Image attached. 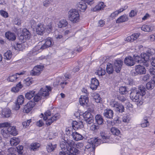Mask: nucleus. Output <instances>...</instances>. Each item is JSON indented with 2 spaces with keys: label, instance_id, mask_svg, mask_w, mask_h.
<instances>
[{
  "label": "nucleus",
  "instance_id": "nucleus-33",
  "mask_svg": "<svg viewBox=\"0 0 155 155\" xmlns=\"http://www.w3.org/2000/svg\"><path fill=\"white\" fill-rule=\"evenodd\" d=\"M141 30L145 32H150L152 31L153 30V28L150 25H144L141 28Z\"/></svg>",
  "mask_w": 155,
  "mask_h": 155
},
{
  "label": "nucleus",
  "instance_id": "nucleus-38",
  "mask_svg": "<svg viewBox=\"0 0 155 155\" xmlns=\"http://www.w3.org/2000/svg\"><path fill=\"white\" fill-rule=\"evenodd\" d=\"M22 34L26 39H28L30 38L31 34L29 31L26 28L24 29L22 31Z\"/></svg>",
  "mask_w": 155,
  "mask_h": 155
},
{
  "label": "nucleus",
  "instance_id": "nucleus-36",
  "mask_svg": "<svg viewBox=\"0 0 155 155\" xmlns=\"http://www.w3.org/2000/svg\"><path fill=\"white\" fill-rule=\"evenodd\" d=\"M68 24L67 21L64 19L61 20L58 24V27L60 28L65 27Z\"/></svg>",
  "mask_w": 155,
  "mask_h": 155
},
{
  "label": "nucleus",
  "instance_id": "nucleus-30",
  "mask_svg": "<svg viewBox=\"0 0 155 155\" xmlns=\"http://www.w3.org/2000/svg\"><path fill=\"white\" fill-rule=\"evenodd\" d=\"M128 18L126 15H123L120 17L116 21L117 23L124 22L128 20Z\"/></svg>",
  "mask_w": 155,
  "mask_h": 155
},
{
  "label": "nucleus",
  "instance_id": "nucleus-34",
  "mask_svg": "<svg viewBox=\"0 0 155 155\" xmlns=\"http://www.w3.org/2000/svg\"><path fill=\"white\" fill-rule=\"evenodd\" d=\"M81 123L80 122L78 123L76 121H74L72 123V127L74 130H77L81 127Z\"/></svg>",
  "mask_w": 155,
  "mask_h": 155
},
{
  "label": "nucleus",
  "instance_id": "nucleus-50",
  "mask_svg": "<svg viewBox=\"0 0 155 155\" xmlns=\"http://www.w3.org/2000/svg\"><path fill=\"white\" fill-rule=\"evenodd\" d=\"M31 122V120L29 119L28 120L25 121H24L22 123V124L23 127L25 128H26L28 127L30 124V123Z\"/></svg>",
  "mask_w": 155,
  "mask_h": 155
},
{
  "label": "nucleus",
  "instance_id": "nucleus-53",
  "mask_svg": "<svg viewBox=\"0 0 155 155\" xmlns=\"http://www.w3.org/2000/svg\"><path fill=\"white\" fill-rule=\"evenodd\" d=\"M56 144H53L51 143L49 144V152L53 151L56 147Z\"/></svg>",
  "mask_w": 155,
  "mask_h": 155
},
{
  "label": "nucleus",
  "instance_id": "nucleus-28",
  "mask_svg": "<svg viewBox=\"0 0 155 155\" xmlns=\"http://www.w3.org/2000/svg\"><path fill=\"white\" fill-rule=\"evenodd\" d=\"M72 137L73 139L76 141L81 140L83 139V138L82 135L78 133L76 131L74 132V133H72Z\"/></svg>",
  "mask_w": 155,
  "mask_h": 155
},
{
  "label": "nucleus",
  "instance_id": "nucleus-35",
  "mask_svg": "<svg viewBox=\"0 0 155 155\" xmlns=\"http://www.w3.org/2000/svg\"><path fill=\"white\" fill-rule=\"evenodd\" d=\"M40 146V144L39 143L35 142L32 143L31 144L30 147L31 150L35 151L38 150Z\"/></svg>",
  "mask_w": 155,
  "mask_h": 155
},
{
  "label": "nucleus",
  "instance_id": "nucleus-24",
  "mask_svg": "<svg viewBox=\"0 0 155 155\" xmlns=\"http://www.w3.org/2000/svg\"><path fill=\"white\" fill-rule=\"evenodd\" d=\"M8 132L9 134H11L13 136H16L18 134V131L15 126H10V125L8 127Z\"/></svg>",
  "mask_w": 155,
  "mask_h": 155
},
{
  "label": "nucleus",
  "instance_id": "nucleus-5",
  "mask_svg": "<svg viewBox=\"0 0 155 155\" xmlns=\"http://www.w3.org/2000/svg\"><path fill=\"white\" fill-rule=\"evenodd\" d=\"M140 93L139 91L137 90L136 88H133L131 90L130 97L131 99L134 101L137 102V105H140L142 104L143 102L139 99V96Z\"/></svg>",
  "mask_w": 155,
  "mask_h": 155
},
{
  "label": "nucleus",
  "instance_id": "nucleus-20",
  "mask_svg": "<svg viewBox=\"0 0 155 155\" xmlns=\"http://www.w3.org/2000/svg\"><path fill=\"white\" fill-rule=\"evenodd\" d=\"M11 114V110L9 109L6 108L3 109L1 112V115L4 118H8L10 117Z\"/></svg>",
  "mask_w": 155,
  "mask_h": 155
},
{
  "label": "nucleus",
  "instance_id": "nucleus-46",
  "mask_svg": "<svg viewBox=\"0 0 155 155\" xmlns=\"http://www.w3.org/2000/svg\"><path fill=\"white\" fill-rule=\"evenodd\" d=\"M139 93H140L142 96L146 94L145 91H146V89L144 87L143 85H141L138 87Z\"/></svg>",
  "mask_w": 155,
  "mask_h": 155
},
{
  "label": "nucleus",
  "instance_id": "nucleus-9",
  "mask_svg": "<svg viewBox=\"0 0 155 155\" xmlns=\"http://www.w3.org/2000/svg\"><path fill=\"white\" fill-rule=\"evenodd\" d=\"M44 66L41 65H37L35 66L33 69L31 71L30 74L32 76L39 75L43 70Z\"/></svg>",
  "mask_w": 155,
  "mask_h": 155
},
{
  "label": "nucleus",
  "instance_id": "nucleus-44",
  "mask_svg": "<svg viewBox=\"0 0 155 155\" xmlns=\"http://www.w3.org/2000/svg\"><path fill=\"white\" fill-rule=\"evenodd\" d=\"M95 73L99 76H102L105 74L106 72L104 69L101 68H99Z\"/></svg>",
  "mask_w": 155,
  "mask_h": 155
},
{
  "label": "nucleus",
  "instance_id": "nucleus-32",
  "mask_svg": "<svg viewBox=\"0 0 155 155\" xmlns=\"http://www.w3.org/2000/svg\"><path fill=\"white\" fill-rule=\"evenodd\" d=\"M22 85L21 82H19L16 86L12 88L11 91L14 92H17L23 87Z\"/></svg>",
  "mask_w": 155,
  "mask_h": 155
},
{
  "label": "nucleus",
  "instance_id": "nucleus-40",
  "mask_svg": "<svg viewBox=\"0 0 155 155\" xmlns=\"http://www.w3.org/2000/svg\"><path fill=\"white\" fill-rule=\"evenodd\" d=\"M12 54L11 51L8 50L7 51L5 54L4 58L5 59L9 60L12 58Z\"/></svg>",
  "mask_w": 155,
  "mask_h": 155
},
{
  "label": "nucleus",
  "instance_id": "nucleus-62",
  "mask_svg": "<svg viewBox=\"0 0 155 155\" xmlns=\"http://www.w3.org/2000/svg\"><path fill=\"white\" fill-rule=\"evenodd\" d=\"M137 12L135 10H132L129 14V16L130 17H133L137 15Z\"/></svg>",
  "mask_w": 155,
  "mask_h": 155
},
{
  "label": "nucleus",
  "instance_id": "nucleus-56",
  "mask_svg": "<svg viewBox=\"0 0 155 155\" xmlns=\"http://www.w3.org/2000/svg\"><path fill=\"white\" fill-rule=\"evenodd\" d=\"M10 125V124L7 122L0 123V128L3 127H8Z\"/></svg>",
  "mask_w": 155,
  "mask_h": 155
},
{
  "label": "nucleus",
  "instance_id": "nucleus-37",
  "mask_svg": "<svg viewBox=\"0 0 155 155\" xmlns=\"http://www.w3.org/2000/svg\"><path fill=\"white\" fill-rule=\"evenodd\" d=\"M106 70L108 74H112L114 71L113 67L112 64L110 63H108L107 64Z\"/></svg>",
  "mask_w": 155,
  "mask_h": 155
},
{
  "label": "nucleus",
  "instance_id": "nucleus-25",
  "mask_svg": "<svg viewBox=\"0 0 155 155\" xmlns=\"http://www.w3.org/2000/svg\"><path fill=\"white\" fill-rule=\"evenodd\" d=\"M77 8L81 12H84L87 8V5L85 3H79L77 5Z\"/></svg>",
  "mask_w": 155,
  "mask_h": 155
},
{
  "label": "nucleus",
  "instance_id": "nucleus-14",
  "mask_svg": "<svg viewBox=\"0 0 155 155\" xmlns=\"http://www.w3.org/2000/svg\"><path fill=\"white\" fill-rule=\"evenodd\" d=\"M25 72H21L19 73H16L15 74H10L7 80L8 81L12 82H15L18 78V75H23L24 74Z\"/></svg>",
  "mask_w": 155,
  "mask_h": 155
},
{
  "label": "nucleus",
  "instance_id": "nucleus-18",
  "mask_svg": "<svg viewBox=\"0 0 155 155\" xmlns=\"http://www.w3.org/2000/svg\"><path fill=\"white\" fill-rule=\"evenodd\" d=\"M103 115L106 118L111 119L114 115V112L111 109L107 108L104 110Z\"/></svg>",
  "mask_w": 155,
  "mask_h": 155
},
{
  "label": "nucleus",
  "instance_id": "nucleus-48",
  "mask_svg": "<svg viewBox=\"0 0 155 155\" xmlns=\"http://www.w3.org/2000/svg\"><path fill=\"white\" fill-rule=\"evenodd\" d=\"M36 20H34V19H32L30 21V25L31 27L33 29L37 27L38 24V21H37V19H35Z\"/></svg>",
  "mask_w": 155,
  "mask_h": 155
},
{
  "label": "nucleus",
  "instance_id": "nucleus-31",
  "mask_svg": "<svg viewBox=\"0 0 155 155\" xmlns=\"http://www.w3.org/2000/svg\"><path fill=\"white\" fill-rule=\"evenodd\" d=\"M20 140L18 138L13 137L10 140V143L12 146H16L20 142Z\"/></svg>",
  "mask_w": 155,
  "mask_h": 155
},
{
  "label": "nucleus",
  "instance_id": "nucleus-7",
  "mask_svg": "<svg viewBox=\"0 0 155 155\" xmlns=\"http://www.w3.org/2000/svg\"><path fill=\"white\" fill-rule=\"evenodd\" d=\"M56 110L55 108H53L52 110L49 111V117H51L49 118V125H50L53 122L56 121L57 120L59 119L60 117V115L59 114L57 113H54Z\"/></svg>",
  "mask_w": 155,
  "mask_h": 155
},
{
  "label": "nucleus",
  "instance_id": "nucleus-1",
  "mask_svg": "<svg viewBox=\"0 0 155 155\" xmlns=\"http://www.w3.org/2000/svg\"><path fill=\"white\" fill-rule=\"evenodd\" d=\"M74 142L72 140L62 139L60 143V146L62 151H60L59 155H77L79 151L73 147Z\"/></svg>",
  "mask_w": 155,
  "mask_h": 155
},
{
  "label": "nucleus",
  "instance_id": "nucleus-39",
  "mask_svg": "<svg viewBox=\"0 0 155 155\" xmlns=\"http://www.w3.org/2000/svg\"><path fill=\"white\" fill-rule=\"evenodd\" d=\"M100 137H101L102 139H101V143H105L106 142L104 141V140H106L108 139L109 138V137L107 136V135L105 133L103 132H101L100 133Z\"/></svg>",
  "mask_w": 155,
  "mask_h": 155
},
{
  "label": "nucleus",
  "instance_id": "nucleus-2",
  "mask_svg": "<svg viewBox=\"0 0 155 155\" xmlns=\"http://www.w3.org/2000/svg\"><path fill=\"white\" fill-rule=\"evenodd\" d=\"M134 61L137 62L139 63H143V65L147 67L148 65V62L150 58V57L149 54L146 53L142 54L141 57L138 56L137 54H135L134 56Z\"/></svg>",
  "mask_w": 155,
  "mask_h": 155
},
{
  "label": "nucleus",
  "instance_id": "nucleus-49",
  "mask_svg": "<svg viewBox=\"0 0 155 155\" xmlns=\"http://www.w3.org/2000/svg\"><path fill=\"white\" fill-rule=\"evenodd\" d=\"M24 98L23 96L22 95L19 96L17 99V103L21 105L24 102Z\"/></svg>",
  "mask_w": 155,
  "mask_h": 155
},
{
  "label": "nucleus",
  "instance_id": "nucleus-13",
  "mask_svg": "<svg viewBox=\"0 0 155 155\" xmlns=\"http://www.w3.org/2000/svg\"><path fill=\"white\" fill-rule=\"evenodd\" d=\"M122 64L123 62L121 60H116L114 62V67L115 71L117 73L120 72Z\"/></svg>",
  "mask_w": 155,
  "mask_h": 155
},
{
  "label": "nucleus",
  "instance_id": "nucleus-57",
  "mask_svg": "<svg viewBox=\"0 0 155 155\" xmlns=\"http://www.w3.org/2000/svg\"><path fill=\"white\" fill-rule=\"evenodd\" d=\"M13 24L15 25H21V21L18 18H15L13 21Z\"/></svg>",
  "mask_w": 155,
  "mask_h": 155
},
{
  "label": "nucleus",
  "instance_id": "nucleus-15",
  "mask_svg": "<svg viewBox=\"0 0 155 155\" xmlns=\"http://www.w3.org/2000/svg\"><path fill=\"white\" fill-rule=\"evenodd\" d=\"M35 28L37 33L41 35L43 34L45 29L44 25L41 23L38 24Z\"/></svg>",
  "mask_w": 155,
  "mask_h": 155
},
{
  "label": "nucleus",
  "instance_id": "nucleus-59",
  "mask_svg": "<svg viewBox=\"0 0 155 155\" xmlns=\"http://www.w3.org/2000/svg\"><path fill=\"white\" fill-rule=\"evenodd\" d=\"M71 130V128H67L66 129V134L67 135L70 136V135L71 134L72 136V133H73L74 132H72Z\"/></svg>",
  "mask_w": 155,
  "mask_h": 155
},
{
  "label": "nucleus",
  "instance_id": "nucleus-16",
  "mask_svg": "<svg viewBox=\"0 0 155 155\" xmlns=\"http://www.w3.org/2000/svg\"><path fill=\"white\" fill-rule=\"evenodd\" d=\"M64 78L58 77L53 82V85L54 86H56L60 84L61 85V87H63L62 86L63 84H66L67 83V82H65L66 80H64Z\"/></svg>",
  "mask_w": 155,
  "mask_h": 155
},
{
  "label": "nucleus",
  "instance_id": "nucleus-17",
  "mask_svg": "<svg viewBox=\"0 0 155 155\" xmlns=\"http://www.w3.org/2000/svg\"><path fill=\"white\" fill-rule=\"evenodd\" d=\"M88 102V98L87 95H81L79 99V102L80 104L83 106L87 107L88 106L87 104Z\"/></svg>",
  "mask_w": 155,
  "mask_h": 155
},
{
  "label": "nucleus",
  "instance_id": "nucleus-27",
  "mask_svg": "<svg viewBox=\"0 0 155 155\" xmlns=\"http://www.w3.org/2000/svg\"><path fill=\"white\" fill-rule=\"evenodd\" d=\"M95 119L98 124L102 125L104 124V120L101 115H97L95 117Z\"/></svg>",
  "mask_w": 155,
  "mask_h": 155
},
{
  "label": "nucleus",
  "instance_id": "nucleus-23",
  "mask_svg": "<svg viewBox=\"0 0 155 155\" xmlns=\"http://www.w3.org/2000/svg\"><path fill=\"white\" fill-rule=\"evenodd\" d=\"M136 72H137L139 74H144L146 73V70L145 67L143 66L139 65L136 66Z\"/></svg>",
  "mask_w": 155,
  "mask_h": 155
},
{
  "label": "nucleus",
  "instance_id": "nucleus-47",
  "mask_svg": "<svg viewBox=\"0 0 155 155\" xmlns=\"http://www.w3.org/2000/svg\"><path fill=\"white\" fill-rule=\"evenodd\" d=\"M110 131L114 135L118 136L120 134V130L115 127H112Z\"/></svg>",
  "mask_w": 155,
  "mask_h": 155
},
{
  "label": "nucleus",
  "instance_id": "nucleus-51",
  "mask_svg": "<svg viewBox=\"0 0 155 155\" xmlns=\"http://www.w3.org/2000/svg\"><path fill=\"white\" fill-rule=\"evenodd\" d=\"M154 84L152 82H148L146 84V87L148 90H152L154 88Z\"/></svg>",
  "mask_w": 155,
  "mask_h": 155
},
{
  "label": "nucleus",
  "instance_id": "nucleus-29",
  "mask_svg": "<svg viewBox=\"0 0 155 155\" xmlns=\"http://www.w3.org/2000/svg\"><path fill=\"white\" fill-rule=\"evenodd\" d=\"M35 94V91L34 90L29 91L25 94V97L26 98L30 100L33 97Z\"/></svg>",
  "mask_w": 155,
  "mask_h": 155
},
{
  "label": "nucleus",
  "instance_id": "nucleus-63",
  "mask_svg": "<svg viewBox=\"0 0 155 155\" xmlns=\"http://www.w3.org/2000/svg\"><path fill=\"white\" fill-rule=\"evenodd\" d=\"M119 119V117H117L115 118L114 120V123L117 125H118L121 122V121Z\"/></svg>",
  "mask_w": 155,
  "mask_h": 155
},
{
  "label": "nucleus",
  "instance_id": "nucleus-55",
  "mask_svg": "<svg viewBox=\"0 0 155 155\" xmlns=\"http://www.w3.org/2000/svg\"><path fill=\"white\" fill-rule=\"evenodd\" d=\"M0 13L1 15L4 18H7L8 16V13L4 10H0Z\"/></svg>",
  "mask_w": 155,
  "mask_h": 155
},
{
  "label": "nucleus",
  "instance_id": "nucleus-43",
  "mask_svg": "<svg viewBox=\"0 0 155 155\" xmlns=\"http://www.w3.org/2000/svg\"><path fill=\"white\" fill-rule=\"evenodd\" d=\"M8 130V128H4L2 129L1 133L4 137H7L9 135Z\"/></svg>",
  "mask_w": 155,
  "mask_h": 155
},
{
  "label": "nucleus",
  "instance_id": "nucleus-45",
  "mask_svg": "<svg viewBox=\"0 0 155 155\" xmlns=\"http://www.w3.org/2000/svg\"><path fill=\"white\" fill-rule=\"evenodd\" d=\"M25 84L27 86H29L33 82V79L32 78H28L25 80Z\"/></svg>",
  "mask_w": 155,
  "mask_h": 155
},
{
  "label": "nucleus",
  "instance_id": "nucleus-22",
  "mask_svg": "<svg viewBox=\"0 0 155 155\" xmlns=\"http://www.w3.org/2000/svg\"><path fill=\"white\" fill-rule=\"evenodd\" d=\"M6 38L9 41H14L16 39V37L14 33L8 31L5 33Z\"/></svg>",
  "mask_w": 155,
  "mask_h": 155
},
{
  "label": "nucleus",
  "instance_id": "nucleus-10",
  "mask_svg": "<svg viewBox=\"0 0 155 155\" xmlns=\"http://www.w3.org/2000/svg\"><path fill=\"white\" fill-rule=\"evenodd\" d=\"M84 120L87 124H90L93 123L94 121L93 115L88 111H86L83 114Z\"/></svg>",
  "mask_w": 155,
  "mask_h": 155
},
{
  "label": "nucleus",
  "instance_id": "nucleus-6",
  "mask_svg": "<svg viewBox=\"0 0 155 155\" xmlns=\"http://www.w3.org/2000/svg\"><path fill=\"white\" fill-rule=\"evenodd\" d=\"M110 105L111 107L114 108V109L117 113H122L124 112L125 109L124 106L117 101H111Z\"/></svg>",
  "mask_w": 155,
  "mask_h": 155
},
{
  "label": "nucleus",
  "instance_id": "nucleus-64",
  "mask_svg": "<svg viewBox=\"0 0 155 155\" xmlns=\"http://www.w3.org/2000/svg\"><path fill=\"white\" fill-rule=\"evenodd\" d=\"M150 75L149 74L144 75L142 78V80L144 81H146L149 79Z\"/></svg>",
  "mask_w": 155,
  "mask_h": 155
},
{
  "label": "nucleus",
  "instance_id": "nucleus-26",
  "mask_svg": "<svg viewBox=\"0 0 155 155\" xmlns=\"http://www.w3.org/2000/svg\"><path fill=\"white\" fill-rule=\"evenodd\" d=\"M105 7V5L104 3L103 2H101L93 8V11L95 12L102 10L104 9Z\"/></svg>",
  "mask_w": 155,
  "mask_h": 155
},
{
  "label": "nucleus",
  "instance_id": "nucleus-8",
  "mask_svg": "<svg viewBox=\"0 0 155 155\" xmlns=\"http://www.w3.org/2000/svg\"><path fill=\"white\" fill-rule=\"evenodd\" d=\"M88 143L91 144L92 146L91 145H87L86 147V148L89 149L92 147V148L94 150L95 147L97 146L100 144L101 143V139H99V138L93 137L90 139L88 140Z\"/></svg>",
  "mask_w": 155,
  "mask_h": 155
},
{
  "label": "nucleus",
  "instance_id": "nucleus-12",
  "mask_svg": "<svg viewBox=\"0 0 155 155\" xmlns=\"http://www.w3.org/2000/svg\"><path fill=\"white\" fill-rule=\"evenodd\" d=\"M48 41H46L45 43L43 44L40 48V49H39L40 48H38V47H35L32 50V54L34 55L37 54L39 52H40L39 50L41 49L43 50L45 48H47L48 47V46L47 45Z\"/></svg>",
  "mask_w": 155,
  "mask_h": 155
},
{
  "label": "nucleus",
  "instance_id": "nucleus-42",
  "mask_svg": "<svg viewBox=\"0 0 155 155\" xmlns=\"http://www.w3.org/2000/svg\"><path fill=\"white\" fill-rule=\"evenodd\" d=\"M128 89L126 86H121L120 87V93L123 95L125 94L128 93Z\"/></svg>",
  "mask_w": 155,
  "mask_h": 155
},
{
  "label": "nucleus",
  "instance_id": "nucleus-3",
  "mask_svg": "<svg viewBox=\"0 0 155 155\" xmlns=\"http://www.w3.org/2000/svg\"><path fill=\"white\" fill-rule=\"evenodd\" d=\"M48 95V86H46L45 88H41L38 93L35 94L34 96V101L37 102L43 97H46Z\"/></svg>",
  "mask_w": 155,
  "mask_h": 155
},
{
  "label": "nucleus",
  "instance_id": "nucleus-54",
  "mask_svg": "<svg viewBox=\"0 0 155 155\" xmlns=\"http://www.w3.org/2000/svg\"><path fill=\"white\" fill-rule=\"evenodd\" d=\"M17 151L19 154H21L22 153L23 151V147L22 146H18L17 147Z\"/></svg>",
  "mask_w": 155,
  "mask_h": 155
},
{
  "label": "nucleus",
  "instance_id": "nucleus-52",
  "mask_svg": "<svg viewBox=\"0 0 155 155\" xmlns=\"http://www.w3.org/2000/svg\"><path fill=\"white\" fill-rule=\"evenodd\" d=\"M149 125V122L147 120V118H146V119H144L143 122L141 124V126L142 127H147Z\"/></svg>",
  "mask_w": 155,
  "mask_h": 155
},
{
  "label": "nucleus",
  "instance_id": "nucleus-19",
  "mask_svg": "<svg viewBox=\"0 0 155 155\" xmlns=\"http://www.w3.org/2000/svg\"><path fill=\"white\" fill-rule=\"evenodd\" d=\"M98 81L96 78H93L91 79V83L90 85V88L93 90H96L99 85Z\"/></svg>",
  "mask_w": 155,
  "mask_h": 155
},
{
  "label": "nucleus",
  "instance_id": "nucleus-58",
  "mask_svg": "<svg viewBox=\"0 0 155 155\" xmlns=\"http://www.w3.org/2000/svg\"><path fill=\"white\" fill-rule=\"evenodd\" d=\"M140 35V33H134L131 35L132 36H133V41L136 40L139 37Z\"/></svg>",
  "mask_w": 155,
  "mask_h": 155
},
{
  "label": "nucleus",
  "instance_id": "nucleus-61",
  "mask_svg": "<svg viewBox=\"0 0 155 155\" xmlns=\"http://www.w3.org/2000/svg\"><path fill=\"white\" fill-rule=\"evenodd\" d=\"M149 72L150 74L155 75V68H153L151 67L149 69Z\"/></svg>",
  "mask_w": 155,
  "mask_h": 155
},
{
  "label": "nucleus",
  "instance_id": "nucleus-60",
  "mask_svg": "<svg viewBox=\"0 0 155 155\" xmlns=\"http://www.w3.org/2000/svg\"><path fill=\"white\" fill-rule=\"evenodd\" d=\"M19 39L22 42H24L25 41L26 39L25 38V37L22 33L19 36Z\"/></svg>",
  "mask_w": 155,
  "mask_h": 155
},
{
  "label": "nucleus",
  "instance_id": "nucleus-4",
  "mask_svg": "<svg viewBox=\"0 0 155 155\" xmlns=\"http://www.w3.org/2000/svg\"><path fill=\"white\" fill-rule=\"evenodd\" d=\"M68 16L69 20L73 23H77L79 21V14L76 9H71L68 12Z\"/></svg>",
  "mask_w": 155,
  "mask_h": 155
},
{
  "label": "nucleus",
  "instance_id": "nucleus-21",
  "mask_svg": "<svg viewBox=\"0 0 155 155\" xmlns=\"http://www.w3.org/2000/svg\"><path fill=\"white\" fill-rule=\"evenodd\" d=\"M124 62L125 64L128 66H132L135 64L133 58L130 56L126 57L124 59Z\"/></svg>",
  "mask_w": 155,
  "mask_h": 155
},
{
  "label": "nucleus",
  "instance_id": "nucleus-11",
  "mask_svg": "<svg viewBox=\"0 0 155 155\" xmlns=\"http://www.w3.org/2000/svg\"><path fill=\"white\" fill-rule=\"evenodd\" d=\"M35 103L34 102L30 101L24 106L23 111L26 113H29L35 106Z\"/></svg>",
  "mask_w": 155,
  "mask_h": 155
},
{
  "label": "nucleus",
  "instance_id": "nucleus-41",
  "mask_svg": "<svg viewBox=\"0 0 155 155\" xmlns=\"http://www.w3.org/2000/svg\"><path fill=\"white\" fill-rule=\"evenodd\" d=\"M48 110L46 112H45L44 114H43L42 113L40 115V117L41 118H43V120L46 121V124L48 125V121H46V120L48 119Z\"/></svg>",
  "mask_w": 155,
  "mask_h": 155
}]
</instances>
